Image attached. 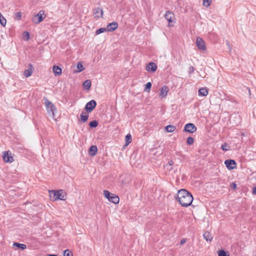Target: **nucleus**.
<instances>
[{"mask_svg":"<svg viewBox=\"0 0 256 256\" xmlns=\"http://www.w3.org/2000/svg\"><path fill=\"white\" fill-rule=\"evenodd\" d=\"M204 238L207 241V242H211L212 240V236L211 234L208 232H204Z\"/></svg>","mask_w":256,"mask_h":256,"instance_id":"nucleus-18","label":"nucleus"},{"mask_svg":"<svg viewBox=\"0 0 256 256\" xmlns=\"http://www.w3.org/2000/svg\"><path fill=\"white\" fill-rule=\"evenodd\" d=\"M226 168L228 170H233L236 168V162L232 160H227L224 162Z\"/></svg>","mask_w":256,"mask_h":256,"instance_id":"nucleus-10","label":"nucleus"},{"mask_svg":"<svg viewBox=\"0 0 256 256\" xmlns=\"http://www.w3.org/2000/svg\"><path fill=\"white\" fill-rule=\"evenodd\" d=\"M48 256H58L56 254H50L48 255Z\"/></svg>","mask_w":256,"mask_h":256,"instance_id":"nucleus-43","label":"nucleus"},{"mask_svg":"<svg viewBox=\"0 0 256 256\" xmlns=\"http://www.w3.org/2000/svg\"><path fill=\"white\" fill-rule=\"evenodd\" d=\"M50 194H54V200H65V196L63 194V190H52L50 191Z\"/></svg>","mask_w":256,"mask_h":256,"instance_id":"nucleus-4","label":"nucleus"},{"mask_svg":"<svg viewBox=\"0 0 256 256\" xmlns=\"http://www.w3.org/2000/svg\"><path fill=\"white\" fill-rule=\"evenodd\" d=\"M52 70L56 76H60L62 74V69L57 66H54Z\"/></svg>","mask_w":256,"mask_h":256,"instance_id":"nucleus-19","label":"nucleus"},{"mask_svg":"<svg viewBox=\"0 0 256 256\" xmlns=\"http://www.w3.org/2000/svg\"><path fill=\"white\" fill-rule=\"evenodd\" d=\"M156 64L153 62H150L146 66V70L148 72H154L157 70Z\"/></svg>","mask_w":256,"mask_h":256,"instance_id":"nucleus-11","label":"nucleus"},{"mask_svg":"<svg viewBox=\"0 0 256 256\" xmlns=\"http://www.w3.org/2000/svg\"><path fill=\"white\" fill-rule=\"evenodd\" d=\"M186 142L188 145H192L194 142V139L191 136H189L187 138Z\"/></svg>","mask_w":256,"mask_h":256,"instance_id":"nucleus-33","label":"nucleus"},{"mask_svg":"<svg viewBox=\"0 0 256 256\" xmlns=\"http://www.w3.org/2000/svg\"><path fill=\"white\" fill-rule=\"evenodd\" d=\"M64 256H72V253L70 250H66L64 252Z\"/></svg>","mask_w":256,"mask_h":256,"instance_id":"nucleus-34","label":"nucleus"},{"mask_svg":"<svg viewBox=\"0 0 256 256\" xmlns=\"http://www.w3.org/2000/svg\"><path fill=\"white\" fill-rule=\"evenodd\" d=\"M98 152V148L96 146H92L90 147L89 150V154L90 156H94Z\"/></svg>","mask_w":256,"mask_h":256,"instance_id":"nucleus-17","label":"nucleus"},{"mask_svg":"<svg viewBox=\"0 0 256 256\" xmlns=\"http://www.w3.org/2000/svg\"><path fill=\"white\" fill-rule=\"evenodd\" d=\"M23 36L24 38L26 40H28L30 38L29 33L28 32H24Z\"/></svg>","mask_w":256,"mask_h":256,"instance_id":"nucleus-36","label":"nucleus"},{"mask_svg":"<svg viewBox=\"0 0 256 256\" xmlns=\"http://www.w3.org/2000/svg\"><path fill=\"white\" fill-rule=\"evenodd\" d=\"M196 130L197 128L194 124L188 123L185 125L184 132H186L190 133H194V132H196Z\"/></svg>","mask_w":256,"mask_h":256,"instance_id":"nucleus-6","label":"nucleus"},{"mask_svg":"<svg viewBox=\"0 0 256 256\" xmlns=\"http://www.w3.org/2000/svg\"><path fill=\"white\" fill-rule=\"evenodd\" d=\"M96 105V102L94 100H92L86 104L85 110L88 112H90L95 108Z\"/></svg>","mask_w":256,"mask_h":256,"instance_id":"nucleus-8","label":"nucleus"},{"mask_svg":"<svg viewBox=\"0 0 256 256\" xmlns=\"http://www.w3.org/2000/svg\"><path fill=\"white\" fill-rule=\"evenodd\" d=\"M98 122L96 120L90 122L89 124L90 126L92 128H96L98 126Z\"/></svg>","mask_w":256,"mask_h":256,"instance_id":"nucleus-30","label":"nucleus"},{"mask_svg":"<svg viewBox=\"0 0 256 256\" xmlns=\"http://www.w3.org/2000/svg\"><path fill=\"white\" fill-rule=\"evenodd\" d=\"M14 246H16L18 248L21 249L22 250H24L26 248V245L22 244H19L18 242H14L13 244Z\"/></svg>","mask_w":256,"mask_h":256,"instance_id":"nucleus-23","label":"nucleus"},{"mask_svg":"<svg viewBox=\"0 0 256 256\" xmlns=\"http://www.w3.org/2000/svg\"><path fill=\"white\" fill-rule=\"evenodd\" d=\"M236 188V184L234 182L232 183L231 184V188L232 189H235V188Z\"/></svg>","mask_w":256,"mask_h":256,"instance_id":"nucleus-39","label":"nucleus"},{"mask_svg":"<svg viewBox=\"0 0 256 256\" xmlns=\"http://www.w3.org/2000/svg\"><path fill=\"white\" fill-rule=\"evenodd\" d=\"M0 23L2 26H5L6 23V19L2 16V14L0 12Z\"/></svg>","mask_w":256,"mask_h":256,"instance_id":"nucleus-27","label":"nucleus"},{"mask_svg":"<svg viewBox=\"0 0 256 256\" xmlns=\"http://www.w3.org/2000/svg\"><path fill=\"white\" fill-rule=\"evenodd\" d=\"M164 17L168 22L170 23L172 22V18H174V14L170 11H167L164 14Z\"/></svg>","mask_w":256,"mask_h":256,"instance_id":"nucleus-15","label":"nucleus"},{"mask_svg":"<svg viewBox=\"0 0 256 256\" xmlns=\"http://www.w3.org/2000/svg\"><path fill=\"white\" fill-rule=\"evenodd\" d=\"M33 70L34 68L32 65L31 64H28V68L24 72V76L26 78L30 76L32 73Z\"/></svg>","mask_w":256,"mask_h":256,"instance_id":"nucleus-14","label":"nucleus"},{"mask_svg":"<svg viewBox=\"0 0 256 256\" xmlns=\"http://www.w3.org/2000/svg\"><path fill=\"white\" fill-rule=\"evenodd\" d=\"M186 242V240L185 238H183L181 240V241L180 242V244H183Z\"/></svg>","mask_w":256,"mask_h":256,"instance_id":"nucleus-40","label":"nucleus"},{"mask_svg":"<svg viewBox=\"0 0 256 256\" xmlns=\"http://www.w3.org/2000/svg\"><path fill=\"white\" fill-rule=\"evenodd\" d=\"M45 100L44 104L46 108V110L48 114L54 118L55 115V112H56V108L54 104L49 101L47 98H44Z\"/></svg>","mask_w":256,"mask_h":256,"instance_id":"nucleus-2","label":"nucleus"},{"mask_svg":"<svg viewBox=\"0 0 256 256\" xmlns=\"http://www.w3.org/2000/svg\"><path fill=\"white\" fill-rule=\"evenodd\" d=\"M44 14V12L42 10H40L36 15H35L32 18V22H34V24H40L44 19V18L43 17V16Z\"/></svg>","mask_w":256,"mask_h":256,"instance_id":"nucleus-5","label":"nucleus"},{"mask_svg":"<svg viewBox=\"0 0 256 256\" xmlns=\"http://www.w3.org/2000/svg\"><path fill=\"white\" fill-rule=\"evenodd\" d=\"M3 158L4 162H12L14 161V159L12 156V152L9 150L4 152Z\"/></svg>","mask_w":256,"mask_h":256,"instance_id":"nucleus-7","label":"nucleus"},{"mask_svg":"<svg viewBox=\"0 0 256 256\" xmlns=\"http://www.w3.org/2000/svg\"><path fill=\"white\" fill-rule=\"evenodd\" d=\"M168 91L169 88L167 86H162L159 94L160 98H166L168 94Z\"/></svg>","mask_w":256,"mask_h":256,"instance_id":"nucleus-12","label":"nucleus"},{"mask_svg":"<svg viewBox=\"0 0 256 256\" xmlns=\"http://www.w3.org/2000/svg\"><path fill=\"white\" fill-rule=\"evenodd\" d=\"M208 94V91L206 88H200L198 90V95L206 96Z\"/></svg>","mask_w":256,"mask_h":256,"instance_id":"nucleus-20","label":"nucleus"},{"mask_svg":"<svg viewBox=\"0 0 256 256\" xmlns=\"http://www.w3.org/2000/svg\"><path fill=\"white\" fill-rule=\"evenodd\" d=\"M77 68L78 69V72H81L82 70H84V68H83L82 64L81 62H79L78 63Z\"/></svg>","mask_w":256,"mask_h":256,"instance_id":"nucleus-31","label":"nucleus"},{"mask_svg":"<svg viewBox=\"0 0 256 256\" xmlns=\"http://www.w3.org/2000/svg\"><path fill=\"white\" fill-rule=\"evenodd\" d=\"M226 44H227L228 46L230 47V43L228 42H226Z\"/></svg>","mask_w":256,"mask_h":256,"instance_id":"nucleus-44","label":"nucleus"},{"mask_svg":"<svg viewBox=\"0 0 256 256\" xmlns=\"http://www.w3.org/2000/svg\"><path fill=\"white\" fill-rule=\"evenodd\" d=\"M176 198L184 207L190 206L194 199L192 194L185 189L179 190Z\"/></svg>","mask_w":256,"mask_h":256,"instance_id":"nucleus-1","label":"nucleus"},{"mask_svg":"<svg viewBox=\"0 0 256 256\" xmlns=\"http://www.w3.org/2000/svg\"><path fill=\"white\" fill-rule=\"evenodd\" d=\"M152 87V84L150 82H148L145 84L144 91L149 92Z\"/></svg>","mask_w":256,"mask_h":256,"instance_id":"nucleus-28","label":"nucleus"},{"mask_svg":"<svg viewBox=\"0 0 256 256\" xmlns=\"http://www.w3.org/2000/svg\"><path fill=\"white\" fill-rule=\"evenodd\" d=\"M2 90L0 89V94H2Z\"/></svg>","mask_w":256,"mask_h":256,"instance_id":"nucleus-45","label":"nucleus"},{"mask_svg":"<svg viewBox=\"0 0 256 256\" xmlns=\"http://www.w3.org/2000/svg\"><path fill=\"white\" fill-rule=\"evenodd\" d=\"M106 31H107L106 28H101L96 30V34L98 35V34H99L101 33L104 32Z\"/></svg>","mask_w":256,"mask_h":256,"instance_id":"nucleus-32","label":"nucleus"},{"mask_svg":"<svg viewBox=\"0 0 256 256\" xmlns=\"http://www.w3.org/2000/svg\"><path fill=\"white\" fill-rule=\"evenodd\" d=\"M104 196L108 200L114 204H116L119 202L120 198L118 196L115 194L110 193L107 190H104Z\"/></svg>","mask_w":256,"mask_h":256,"instance_id":"nucleus-3","label":"nucleus"},{"mask_svg":"<svg viewBox=\"0 0 256 256\" xmlns=\"http://www.w3.org/2000/svg\"><path fill=\"white\" fill-rule=\"evenodd\" d=\"M126 145H128L132 142V136L128 134L125 137Z\"/></svg>","mask_w":256,"mask_h":256,"instance_id":"nucleus-26","label":"nucleus"},{"mask_svg":"<svg viewBox=\"0 0 256 256\" xmlns=\"http://www.w3.org/2000/svg\"><path fill=\"white\" fill-rule=\"evenodd\" d=\"M218 256H230L228 252L224 251V250H219L218 252Z\"/></svg>","mask_w":256,"mask_h":256,"instance_id":"nucleus-25","label":"nucleus"},{"mask_svg":"<svg viewBox=\"0 0 256 256\" xmlns=\"http://www.w3.org/2000/svg\"><path fill=\"white\" fill-rule=\"evenodd\" d=\"M194 68L192 66H190L189 68V70H188L189 74H191L193 73L194 72Z\"/></svg>","mask_w":256,"mask_h":256,"instance_id":"nucleus-38","label":"nucleus"},{"mask_svg":"<svg viewBox=\"0 0 256 256\" xmlns=\"http://www.w3.org/2000/svg\"><path fill=\"white\" fill-rule=\"evenodd\" d=\"M196 45L199 50H205L206 49L205 42L204 40L200 37H198L196 38Z\"/></svg>","mask_w":256,"mask_h":256,"instance_id":"nucleus-9","label":"nucleus"},{"mask_svg":"<svg viewBox=\"0 0 256 256\" xmlns=\"http://www.w3.org/2000/svg\"><path fill=\"white\" fill-rule=\"evenodd\" d=\"M88 118V114H86L85 112H82L80 114V120L82 122H85L87 121Z\"/></svg>","mask_w":256,"mask_h":256,"instance_id":"nucleus-21","label":"nucleus"},{"mask_svg":"<svg viewBox=\"0 0 256 256\" xmlns=\"http://www.w3.org/2000/svg\"><path fill=\"white\" fill-rule=\"evenodd\" d=\"M212 2V0H204L203 5L205 6H208Z\"/></svg>","mask_w":256,"mask_h":256,"instance_id":"nucleus-35","label":"nucleus"},{"mask_svg":"<svg viewBox=\"0 0 256 256\" xmlns=\"http://www.w3.org/2000/svg\"><path fill=\"white\" fill-rule=\"evenodd\" d=\"M94 14L96 18H99L102 17L103 14V10L100 8H96L94 10Z\"/></svg>","mask_w":256,"mask_h":256,"instance_id":"nucleus-16","label":"nucleus"},{"mask_svg":"<svg viewBox=\"0 0 256 256\" xmlns=\"http://www.w3.org/2000/svg\"><path fill=\"white\" fill-rule=\"evenodd\" d=\"M118 24L116 22H114L110 23L106 26V30L108 32H112L118 28Z\"/></svg>","mask_w":256,"mask_h":256,"instance_id":"nucleus-13","label":"nucleus"},{"mask_svg":"<svg viewBox=\"0 0 256 256\" xmlns=\"http://www.w3.org/2000/svg\"><path fill=\"white\" fill-rule=\"evenodd\" d=\"M168 164H169L170 166H172V165H173V164H174V162H173L172 160H170V161L168 162Z\"/></svg>","mask_w":256,"mask_h":256,"instance_id":"nucleus-41","label":"nucleus"},{"mask_svg":"<svg viewBox=\"0 0 256 256\" xmlns=\"http://www.w3.org/2000/svg\"><path fill=\"white\" fill-rule=\"evenodd\" d=\"M252 194H256V186L254 187L252 190Z\"/></svg>","mask_w":256,"mask_h":256,"instance_id":"nucleus-42","label":"nucleus"},{"mask_svg":"<svg viewBox=\"0 0 256 256\" xmlns=\"http://www.w3.org/2000/svg\"><path fill=\"white\" fill-rule=\"evenodd\" d=\"M230 146H228L226 142L224 143L221 146L222 150L224 151H228L230 150Z\"/></svg>","mask_w":256,"mask_h":256,"instance_id":"nucleus-29","label":"nucleus"},{"mask_svg":"<svg viewBox=\"0 0 256 256\" xmlns=\"http://www.w3.org/2000/svg\"><path fill=\"white\" fill-rule=\"evenodd\" d=\"M165 129L168 132H172L176 130V127L174 126L168 125L165 127Z\"/></svg>","mask_w":256,"mask_h":256,"instance_id":"nucleus-24","label":"nucleus"},{"mask_svg":"<svg viewBox=\"0 0 256 256\" xmlns=\"http://www.w3.org/2000/svg\"><path fill=\"white\" fill-rule=\"evenodd\" d=\"M83 86L86 90H88L91 86V81L89 80H85L83 84Z\"/></svg>","mask_w":256,"mask_h":256,"instance_id":"nucleus-22","label":"nucleus"},{"mask_svg":"<svg viewBox=\"0 0 256 256\" xmlns=\"http://www.w3.org/2000/svg\"><path fill=\"white\" fill-rule=\"evenodd\" d=\"M14 15L16 19L19 20L21 18L22 15L20 12H17L15 13Z\"/></svg>","mask_w":256,"mask_h":256,"instance_id":"nucleus-37","label":"nucleus"}]
</instances>
